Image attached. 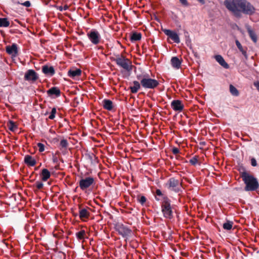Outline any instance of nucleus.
Masks as SVG:
<instances>
[{"label": "nucleus", "instance_id": "1", "mask_svg": "<svg viewBox=\"0 0 259 259\" xmlns=\"http://www.w3.org/2000/svg\"><path fill=\"white\" fill-rule=\"evenodd\" d=\"M224 5L237 17L241 16V13L251 15L255 12L254 7L246 0H226Z\"/></svg>", "mask_w": 259, "mask_h": 259}, {"label": "nucleus", "instance_id": "2", "mask_svg": "<svg viewBox=\"0 0 259 259\" xmlns=\"http://www.w3.org/2000/svg\"><path fill=\"white\" fill-rule=\"evenodd\" d=\"M136 77L140 81L141 86L145 89H154L159 84L158 80L150 78L149 75L146 72L137 74Z\"/></svg>", "mask_w": 259, "mask_h": 259}, {"label": "nucleus", "instance_id": "3", "mask_svg": "<svg viewBox=\"0 0 259 259\" xmlns=\"http://www.w3.org/2000/svg\"><path fill=\"white\" fill-rule=\"evenodd\" d=\"M241 177L246 185V191H254L258 188L259 185L257 180L253 176L246 172H243L241 174Z\"/></svg>", "mask_w": 259, "mask_h": 259}, {"label": "nucleus", "instance_id": "4", "mask_svg": "<svg viewBox=\"0 0 259 259\" xmlns=\"http://www.w3.org/2000/svg\"><path fill=\"white\" fill-rule=\"evenodd\" d=\"M161 210L163 217L171 219L173 217V212L170 205V201L167 198H164L161 204Z\"/></svg>", "mask_w": 259, "mask_h": 259}, {"label": "nucleus", "instance_id": "5", "mask_svg": "<svg viewBox=\"0 0 259 259\" xmlns=\"http://www.w3.org/2000/svg\"><path fill=\"white\" fill-rule=\"evenodd\" d=\"M114 61L119 66L122 67L126 71L132 70V65L130 61L123 56L117 57Z\"/></svg>", "mask_w": 259, "mask_h": 259}, {"label": "nucleus", "instance_id": "6", "mask_svg": "<svg viewBox=\"0 0 259 259\" xmlns=\"http://www.w3.org/2000/svg\"><path fill=\"white\" fill-rule=\"evenodd\" d=\"M87 35L90 41L94 45L99 44L101 40L100 33L96 29H92Z\"/></svg>", "mask_w": 259, "mask_h": 259}, {"label": "nucleus", "instance_id": "7", "mask_svg": "<svg viewBox=\"0 0 259 259\" xmlns=\"http://www.w3.org/2000/svg\"><path fill=\"white\" fill-rule=\"evenodd\" d=\"M94 183V179L92 177H86L82 178L80 180L79 182V186L81 190L82 191L86 190Z\"/></svg>", "mask_w": 259, "mask_h": 259}, {"label": "nucleus", "instance_id": "8", "mask_svg": "<svg viewBox=\"0 0 259 259\" xmlns=\"http://www.w3.org/2000/svg\"><path fill=\"white\" fill-rule=\"evenodd\" d=\"M167 188L171 190H173L176 192H178L180 190V183L179 180L171 178L169 179L168 181L166 183Z\"/></svg>", "mask_w": 259, "mask_h": 259}, {"label": "nucleus", "instance_id": "9", "mask_svg": "<svg viewBox=\"0 0 259 259\" xmlns=\"http://www.w3.org/2000/svg\"><path fill=\"white\" fill-rule=\"evenodd\" d=\"M117 230L119 234L123 237L130 236L132 234V231L123 225H119L117 227Z\"/></svg>", "mask_w": 259, "mask_h": 259}, {"label": "nucleus", "instance_id": "10", "mask_svg": "<svg viewBox=\"0 0 259 259\" xmlns=\"http://www.w3.org/2000/svg\"><path fill=\"white\" fill-rule=\"evenodd\" d=\"M164 33L168 37H169L175 42L179 43L180 42V39L178 34L169 29H164L163 30Z\"/></svg>", "mask_w": 259, "mask_h": 259}, {"label": "nucleus", "instance_id": "11", "mask_svg": "<svg viewBox=\"0 0 259 259\" xmlns=\"http://www.w3.org/2000/svg\"><path fill=\"white\" fill-rule=\"evenodd\" d=\"M24 78L26 80L34 81L38 78V76L33 70L29 69L26 72Z\"/></svg>", "mask_w": 259, "mask_h": 259}, {"label": "nucleus", "instance_id": "12", "mask_svg": "<svg viewBox=\"0 0 259 259\" xmlns=\"http://www.w3.org/2000/svg\"><path fill=\"white\" fill-rule=\"evenodd\" d=\"M6 52L9 55L13 57H16L18 54L17 46L16 44H13L11 46L6 47Z\"/></svg>", "mask_w": 259, "mask_h": 259}, {"label": "nucleus", "instance_id": "13", "mask_svg": "<svg viewBox=\"0 0 259 259\" xmlns=\"http://www.w3.org/2000/svg\"><path fill=\"white\" fill-rule=\"evenodd\" d=\"M171 106L174 110L181 111L183 110L184 106L180 100H174L171 103Z\"/></svg>", "mask_w": 259, "mask_h": 259}, {"label": "nucleus", "instance_id": "14", "mask_svg": "<svg viewBox=\"0 0 259 259\" xmlns=\"http://www.w3.org/2000/svg\"><path fill=\"white\" fill-rule=\"evenodd\" d=\"M42 72L49 76H53L55 74V70L53 66H49L48 65H45L42 68Z\"/></svg>", "mask_w": 259, "mask_h": 259}, {"label": "nucleus", "instance_id": "15", "mask_svg": "<svg viewBox=\"0 0 259 259\" xmlns=\"http://www.w3.org/2000/svg\"><path fill=\"white\" fill-rule=\"evenodd\" d=\"M81 71L80 69H71L68 71V76L71 78H75L81 75Z\"/></svg>", "mask_w": 259, "mask_h": 259}, {"label": "nucleus", "instance_id": "16", "mask_svg": "<svg viewBox=\"0 0 259 259\" xmlns=\"http://www.w3.org/2000/svg\"><path fill=\"white\" fill-rule=\"evenodd\" d=\"M47 94L49 96H55L56 97H59L61 94L60 90L57 87H53L47 91Z\"/></svg>", "mask_w": 259, "mask_h": 259}, {"label": "nucleus", "instance_id": "17", "mask_svg": "<svg viewBox=\"0 0 259 259\" xmlns=\"http://www.w3.org/2000/svg\"><path fill=\"white\" fill-rule=\"evenodd\" d=\"M216 61L221 65L223 67L226 69H228L229 66L228 63L225 61L224 59L221 55H216L214 56Z\"/></svg>", "mask_w": 259, "mask_h": 259}, {"label": "nucleus", "instance_id": "18", "mask_svg": "<svg viewBox=\"0 0 259 259\" xmlns=\"http://www.w3.org/2000/svg\"><path fill=\"white\" fill-rule=\"evenodd\" d=\"M172 66L176 69H179L181 67L182 61L178 57H172L170 60Z\"/></svg>", "mask_w": 259, "mask_h": 259}, {"label": "nucleus", "instance_id": "19", "mask_svg": "<svg viewBox=\"0 0 259 259\" xmlns=\"http://www.w3.org/2000/svg\"><path fill=\"white\" fill-rule=\"evenodd\" d=\"M24 162L26 164L31 166H34L36 164V160L29 155L25 156Z\"/></svg>", "mask_w": 259, "mask_h": 259}, {"label": "nucleus", "instance_id": "20", "mask_svg": "<svg viewBox=\"0 0 259 259\" xmlns=\"http://www.w3.org/2000/svg\"><path fill=\"white\" fill-rule=\"evenodd\" d=\"M141 82L140 83L138 81H133V86L130 87V90L132 93H136L141 88Z\"/></svg>", "mask_w": 259, "mask_h": 259}, {"label": "nucleus", "instance_id": "21", "mask_svg": "<svg viewBox=\"0 0 259 259\" xmlns=\"http://www.w3.org/2000/svg\"><path fill=\"white\" fill-rule=\"evenodd\" d=\"M103 106L107 110H111L113 108L112 102L109 100L104 99L103 101Z\"/></svg>", "mask_w": 259, "mask_h": 259}, {"label": "nucleus", "instance_id": "22", "mask_svg": "<svg viewBox=\"0 0 259 259\" xmlns=\"http://www.w3.org/2000/svg\"><path fill=\"white\" fill-rule=\"evenodd\" d=\"M90 212L86 208L80 209L79 211V216L81 220L88 218Z\"/></svg>", "mask_w": 259, "mask_h": 259}, {"label": "nucleus", "instance_id": "23", "mask_svg": "<svg viewBox=\"0 0 259 259\" xmlns=\"http://www.w3.org/2000/svg\"><path fill=\"white\" fill-rule=\"evenodd\" d=\"M41 179L43 181H46L50 177V171L46 168L42 170L41 174Z\"/></svg>", "mask_w": 259, "mask_h": 259}, {"label": "nucleus", "instance_id": "24", "mask_svg": "<svg viewBox=\"0 0 259 259\" xmlns=\"http://www.w3.org/2000/svg\"><path fill=\"white\" fill-rule=\"evenodd\" d=\"M142 38L140 33L134 32L131 35V40L132 42L140 40Z\"/></svg>", "mask_w": 259, "mask_h": 259}, {"label": "nucleus", "instance_id": "25", "mask_svg": "<svg viewBox=\"0 0 259 259\" xmlns=\"http://www.w3.org/2000/svg\"><path fill=\"white\" fill-rule=\"evenodd\" d=\"M247 31L251 39L254 42H256L257 37L255 32L250 28H248Z\"/></svg>", "mask_w": 259, "mask_h": 259}, {"label": "nucleus", "instance_id": "26", "mask_svg": "<svg viewBox=\"0 0 259 259\" xmlns=\"http://www.w3.org/2000/svg\"><path fill=\"white\" fill-rule=\"evenodd\" d=\"M10 25V22L7 18H0V27H8Z\"/></svg>", "mask_w": 259, "mask_h": 259}, {"label": "nucleus", "instance_id": "27", "mask_svg": "<svg viewBox=\"0 0 259 259\" xmlns=\"http://www.w3.org/2000/svg\"><path fill=\"white\" fill-rule=\"evenodd\" d=\"M230 91L232 95L238 96L239 95V92L237 89L233 85H230Z\"/></svg>", "mask_w": 259, "mask_h": 259}, {"label": "nucleus", "instance_id": "28", "mask_svg": "<svg viewBox=\"0 0 259 259\" xmlns=\"http://www.w3.org/2000/svg\"><path fill=\"white\" fill-rule=\"evenodd\" d=\"M85 235L84 230H81L80 231L76 233V236L78 239H83Z\"/></svg>", "mask_w": 259, "mask_h": 259}, {"label": "nucleus", "instance_id": "29", "mask_svg": "<svg viewBox=\"0 0 259 259\" xmlns=\"http://www.w3.org/2000/svg\"><path fill=\"white\" fill-rule=\"evenodd\" d=\"M8 127L10 131H14L17 128V126L15 122L12 121H10L8 123Z\"/></svg>", "mask_w": 259, "mask_h": 259}, {"label": "nucleus", "instance_id": "30", "mask_svg": "<svg viewBox=\"0 0 259 259\" xmlns=\"http://www.w3.org/2000/svg\"><path fill=\"white\" fill-rule=\"evenodd\" d=\"M233 223L231 222H227L223 225V228L226 230H231L232 228Z\"/></svg>", "mask_w": 259, "mask_h": 259}, {"label": "nucleus", "instance_id": "31", "mask_svg": "<svg viewBox=\"0 0 259 259\" xmlns=\"http://www.w3.org/2000/svg\"><path fill=\"white\" fill-rule=\"evenodd\" d=\"M68 142L65 139H62L61 140L60 143V145L62 148H66L68 146Z\"/></svg>", "mask_w": 259, "mask_h": 259}, {"label": "nucleus", "instance_id": "32", "mask_svg": "<svg viewBox=\"0 0 259 259\" xmlns=\"http://www.w3.org/2000/svg\"><path fill=\"white\" fill-rule=\"evenodd\" d=\"M236 45L237 47H238V49L240 50V52L242 53V54H245V52L243 50V47L241 46V44L238 40H236L235 41Z\"/></svg>", "mask_w": 259, "mask_h": 259}, {"label": "nucleus", "instance_id": "33", "mask_svg": "<svg viewBox=\"0 0 259 259\" xmlns=\"http://www.w3.org/2000/svg\"><path fill=\"white\" fill-rule=\"evenodd\" d=\"M56 113V109L55 108H52L51 114L49 116V119H53L55 117Z\"/></svg>", "mask_w": 259, "mask_h": 259}, {"label": "nucleus", "instance_id": "34", "mask_svg": "<svg viewBox=\"0 0 259 259\" xmlns=\"http://www.w3.org/2000/svg\"><path fill=\"white\" fill-rule=\"evenodd\" d=\"M37 146L38 148L39 151L42 152L45 151V145L44 144L41 143H38Z\"/></svg>", "mask_w": 259, "mask_h": 259}, {"label": "nucleus", "instance_id": "35", "mask_svg": "<svg viewBox=\"0 0 259 259\" xmlns=\"http://www.w3.org/2000/svg\"><path fill=\"white\" fill-rule=\"evenodd\" d=\"M198 162L197 158L196 157H193L190 160V163L193 165H195Z\"/></svg>", "mask_w": 259, "mask_h": 259}, {"label": "nucleus", "instance_id": "36", "mask_svg": "<svg viewBox=\"0 0 259 259\" xmlns=\"http://www.w3.org/2000/svg\"><path fill=\"white\" fill-rule=\"evenodd\" d=\"M139 201L142 205H143L146 201V198L144 196H142L139 198Z\"/></svg>", "mask_w": 259, "mask_h": 259}, {"label": "nucleus", "instance_id": "37", "mask_svg": "<svg viewBox=\"0 0 259 259\" xmlns=\"http://www.w3.org/2000/svg\"><path fill=\"white\" fill-rule=\"evenodd\" d=\"M35 185H36V188L38 189H41L43 187V186H44V184H43V183L42 182H38V181L36 182Z\"/></svg>", "mask_w": 259, "mask_h": 259}, {"label": "nucleus", "instance_id": "38", "mask_svg": "<svg viewBox=\"0 0 259 259\" xmlns=\"http://www.w3.org/2000/svg\"><path fill=\"white\" fill-rule=\"evenodd\" d=\"M251 164L253 166H256L257 165V162L254 158H252L251 159Z\"/></svg>", "mask_w": 259, "mask_h": 259}, {"label": "nucleus", "instance_id": "39", "mask_svg": "<svg viewBox=\"0 0 259 259\" xmlns=\"http://www.w3.org/2000/svg\"><path fill=\"white\" fill-rule=\"evenodd\" d=\"M22 5L26 7H29L30 6V3L29 1H27L23 3Z\"/></svg>", "mask_w": 259, "mask_h": 259}, {"label": "nucleus", "instance_id": "40", "mask_svg": "<svg viewBox=\"0 0 259 259\" xmlns=\"http://www.w3.org/2000/svg\"><path fill=\"white\" fill-rule=\"evenodd\" d=\"M172 151L174 154H177L179 153V150L177 148H174L172 150Z\"/></svg>", "mask_w": 259, "mask_h": 259}, {"label": "nucleus", "instance_id": "41", "mask_svg": "<svg viewBox=\"0 0 259 259\" xmlns=\"http://www.w3.org/2000/svg\"><path fill=\"white\" fill-rule=\"evenodd\" d=\"M182 4L185 6H187L188 5L187 0H179Z\"/></svg>", "mask_w": 259, "mask_h": 259}, {"label": "nucleus", "instance_id": "42", "mask_svg": "<svg viewBox=\"0 0 259 259\" xmlns=\"http://www.w3.org/2000/svg\"><path fill=\"white\" fill-rule=\"evenodd\" d=\"M156 194L158 196H161L162 195L161 191L159 189L156 190Z\"/></svg>", "mask_w": 259, "mask_h": 259}, {"label": "nucleus", "instance_id": "43", "mask_svg": "<svg viewBox=\"0 0 259 259\" xmlns=\"http://www.w3.org/2000/svg\"><path fill=\"white\" fill-rule=\"evenodd\" d=\"M254 85L256 88L259 92V81H255L254 82Z\"/></svg>", "mask_w": 259, "mask_h": 259}, {"label": "nucleus", "instance_id": "44", "mask_svg": "<svg viewBox=\"0 0 259 259\" xmlns=\"http://www.w3.org/2000/svg\"><path fill=\"white\" fill-rule=\"evenodd\" d=\"M68 8V7L67 6H65L64 8H62V7H60L59 8V10L62 11L63 10H66Z\"/></svg>", "mask_w": 259, "mask_h": 259}, {"label": "nucleus", "instance_id": "45", "mask_svg": "<svg viewBox=\"0 0 259 259\" xmlns=\"http://www.w3.org/2000/svg\"><path fill=\"white\" fill-rule=\"evenodd\" d=\"M197 1L202 4H204L205 3L204 0H197Z\"/></svg>", "mask_w": 259, "mask_h": 259}, {"label": "nucleus", "instance_id": "46", "mask_svg": "<svg viewBox=\"0 0 259 259\" xmlns=\"http://www.w3.org/2000/svg\"><path fill=\"white\" fill-rule=\"evenodd\" d=\"M201 144H205V143H204V142H201Z\"/></svg>", "mask_w": 259, "mask_h": 259}]
</instances>
